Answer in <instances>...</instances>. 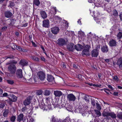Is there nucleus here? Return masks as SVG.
I'll use <instances>...</instances> for the list:
<instances>
[{
  "label": "nucleus",
  "instance_id": "423d86ee",
  "mask_svg": "<svg viewBox=\"0 0 122 122\" xmlns=\"http://www.w3.org/2000/svg\"><path fill=\"white\" fill-rule=\"evenodd\" d=\"M67 98V100L70 102L74 101L76 99L75 96L73 94L71 93L68 95Z\"/></svg>",
  "mask_w": 122,
  "mask_h": 122
},
{
  "label": "nucleus",
  "instance_id": "052dcab7",
  "mask_svg": "<svg viewBox=\"0 0 122 122\" xmlns=\"http://www.w3.org/2000/svg\"><path fill=\"white\" fill-rule=\"evenodd\" d=\"M26 108L25 107H24L22 108V111L23 112H24L26 109Z\"/></svg>",
  "mask_w": 122,
  "mask_h": 122
},
{
  "label": "nucleus",
  "instance_id": "ea45409f",
  "mask_svg": "<svg viewBox=\"0 0 122 122\" xmlns=\"http://www.w3.org/2000/svg\"><path fill=\"white\" fill-rule=\"evenodd\" d=\"M7 83L10 84H12L14 83V81L12 80H7Z\"/></svg>",
  "mask_w": 122,
  "mask_h": 122
},
{
  "label": "nucleus",
  "instance_id": "bf43d9fd",
  "mask_svg": "<svg viewBox=\"0 0 122 122\" xmlns=\"http://www.w3.org/2000/svg\"><path fill=\"white\" fill-rule=\"evenodd\" d=\"M118 93L117 92H114L113 93V94L115 96H117L118 95Z\"/></svg>",
  "mask_w": 122,
  "mask_h": 122
},
{
  "label": "nucleus",
  "instance_id": "f03ea898",
  "mask_svg": "<svg viewBox=\"0 0 122 122\" xmlns=\"http://www.w3.org/2000/svg\"><path fill=\"white\" fill-rule=\"evenodd\" d=\"M102 115L104 117H108L110 116L113 119L116 118V114L113 112H104L102 113Z\"/></svg>",
  "mask_w": 122,
  "mask_h": 122
},
{
  "label": "nucleus",
  "instance_id": "9b49d317",
  "mask_svg": "<svg viewBox=\"0 0 122 122\" xmlns=\"http://www.w3.org/2000/svg\"><path fill=\"white\" fill-rule=\"evenodd\" d=\"M16 74L18 77L22 78L23 77V75L22 72V70L19 69L17 70Z\"/></svg>",
  "mask_w": 122,
  "mask_h": 122
},
{
  "label": "nucleus",
  "instance_id": "4468645a",
  "mask_svg": "<svg viewBox=\"0 0 122 122\" xmlns=\"http://www.w3.org/2000/svg\"><path fill=\"white\" fill-rule=\"evenodd\" d=\"M49 25V23L48 20H44L43 21V26L45 27H48Z\"/></svg>",
  "mask_w": 122,
  "mask_h": 122
},
{
  "label": "nucleus",
  "instance_id": "c756f323",
  "mask_svg": "<svg viewBox=\"0 0 122 122\" xmlns=\"http://www.w3.org/2000/svg\"><path fill=\"white\" fill-rule=\"evenodd\" d=\"M117 64L119 66L120 68L122 66V60L119 59L117 62Z\"/></svg>",
  "mask_w": 122,
  "mask_h": 122
},
{
  "label": "nucleus",
  "instance_id": "dca6fc26",
  "mask_svg": "<svg viewBox=\"0 0 122 122\" xmlns=\"http://www.w3.org/2000/svg\"><path fill=\"white\" fill-rule=\"evenodd\" d=\"M15 48L17 50L19 51L20 52H27V50L23 48H22L20 46H15Z\"/></svg>",
  "mask_w": 122,
  "mask_h": 122
},
{
  "label": "nucleus",
  "instance_id": "f8f14e48",
  "mask_svg": "<svg viewBox=\"0 0 122 122\" xmlns=\"http://www.w3.org/2000/svg\"><path fill=\"white\" fill-rule=\"evenodd\" d=\"M39 103V105L41 109L43 110L45 109L46 108L47 109V107L45 105L43 100L41 101Z\"/></svg>",
  "mask_w": 122,
  "mask_h": 122
},
{
  "label": "nucleus",
  "instance_id": "b1692460",
  "mask_svg": "<svg viewBox=\"0 0 122 122\" xmlns=\"http://www.w3.org/2000/svg\"><path fill=\"white\" fill-rule=\"evenodd\" d=\"M23 115L22 114H20L17 117V120L20 122L23 119Z\"/></svg>",
  "mask_w": 122,
  "mask_h": 122
},
{
  "label": "nucleus",
  "instance_id": "72a5a7b5",
  "mask_svg": "<svg viewBox=\"0 0 122 122\" xmlns=\"http://www.w3.org/2000/svg\"><path fill=\"white\" fill-rule=\"evenodd\" d=\"M8 113V111L6 110H5L3 112V116L5 117H6Z\"/></svg>",
  "mask_w": 122,
  "mask_h": 122
},
{
  "label": "nucleus",
  "instance_id": "a211bd4d",
  "mask_svg": "<svg viewBox=\"0 0 122 122\" xmlns=\"http://www.w3.org/2000/svg\"><path fill=\"white\" fill-rule=\"evenodd\" d=\"M50 100V99L49 98H47L46 99V101L47 103L46 107H48V108L49 109L51 108V104Z\"/></svg>",
  "mask_w": 122,
  "mask_h": 122
},
{
  "label": "nucleus",
  "instance_id": "c03bdc74",
  "mask_svg": "<svg viewBox=\"0 0 122 122\" xmlns=\"http://www.w3.org/2000/svg\"><path fill=\"white\" fill-rule=\"evenodd\" d=\"M13 57H14L12 55H9L8 56L5 57V59H6L8 58H13Z\"/></svg>",
  "mask_w": 122,
  "mask_h": 122
},
{
  "label": "nucleus",
  "instance_id": "2f4dec72",
  "mask_svg": "<svg viewBox=\"0 0 122 122\" xmlns=\"http://www.w3.org/2000/svg\"><path fill=\"white\" fill-rule=\"evenodd\" d=\"M50 91L47 90H46L45 91L44 94V95L46 96H48L50 95Z\"/></svg>",
  "mask_w": 122,
  "mask_h": 122
},
{
  "label": "nucleus",
  "instance_id": "5701e85b",
  "mask_svg": "<svg viewBox=\"0 0 122 122\" xmlns=\"http://www.w3.org/2000/svg\"><path fill=\"white\" fill-rule=\"evenodd\" d=\"M10 96H10V97H11V98H10V101L14 102L16 101L17 97L13 95H11Z\"/></svg>",
  "mask_w": 122,
  "mask_h": 122
},
{
  "label": "nucleus",
  "instance_id": "09e8293b",
  "mask_svg": "<svg viewBox=\"0 0 122 122\" xmlns=\"http://www.w3.org/2000/svg\"><path fill=\"white\" fill-rule=\"evenodd\" d=\"M7 26H5L3 27L1 29V30L2 31H3L5 30L7 28Z\"/></svg>",
  "mask_w": 122,
  "mask_h": 122
},
{
  "label": "nucleus",
  "instance_id": "393cba45",
  "mask_svg": "<svg viewBox=\"0 0 122 122\" xmlns=\"http://www.w3.org/2000/svg\"><path fill=\"white\" fill-rule=\"evenodd\" d=\"M20 63L23 66H26L28 64V62L25 60H22L20 61Z\"/></svg>",
  "mask_w": 122,
  "mask_h": 122
},
{
  "label": "nucleus",
  "instance_id": "7c9ffc66",
  "mask_svg": "<svg viewBox=\"0 0 122 122\" xmlns=\"http://www.w3.org/2000/svg\"><path fill=\"white\" fill-rule=\"evenodd\" d=\"M51 121L52 122H60V121L58 119L55 118L54 116L52 117Z\"/></svg>",
  "mask_w": 122,
  "mask_h": 122
},
{
  "label": "nucleus",
  "instance_id": "4c0bfd02",
  "mask_svg": "<svg viewBox=\"0 0 122 122\" xmlns=\"http://www.w3.org/2000/svg\"><path fill=\"white\" fill-rule=\"evenodd\" d=\"M117 116L119 119H122V112H120L118 113Z\"/></svg>",
  "mask_w": 122,
  "mask_h": 122
},
{
  "label": "nucleus",
  "instance_id": "79ce46f5",
  "mask_svg": "<svg viewBox=\"0 0 122 122\" xmlns=\"http://www.w3.org/2000/svg\"><path fill=\"white\" fill-rule=\"evenodd\" d=\"M90 122H98V121L95 118L93 117V118L91 120H90Z\"/></svg>",
  "mask_w": 122,
  "mask_h": 122
},
{
  "label": "nucleus",
  "instance_id": "6e6d98bb",
  "mask_svg": "<svg viewBox=\"0 0 122 122\" xmlns=\"http://www.w3.org/2000/svg\"><path fill=\"white\" fill-rule=\"evenodd\" d=\"M14 4L13 2H11L10 4V6L11 7L14 6Z\"/></svg>",
  "mask_w": 122,
  "mask_h": 122
},
{
  "label": "nucleus",
  "instance_id": "37998d69",
  "mask_svg": "<svg viewBox=\"0 0 122 122\" xmlns=\"http://www.w3.org/2000/svg\"><path fill=\"white\" fill-rule=\"evenodd\" d=\"M97 108L99 110H100L101 109V107L100 105L98 103H96Z\"/></svg>",
  "mask_w": 122,
  "mask_h": 122
},
{
  "label": "nucleus",
  "instance_id": "0e129e2a",
  "mask_svg": "<svg viewBox=\"0 0 122 122\" xmlns=\"http://www.w3.org/2000/svg\"><path fill=\"white\" fill-rule=\"evenodd\" d=\"M47 5H48L49 6H50L51 5V4L50 2L47 1Z\"/></svg>",
  "mask_w": 122,
  "mask_h": 122
},
{
  "label": "nucleus",
  "instance_id": "c85d7f7f",
  "mask_svg": "<svg viewBox=\"0 0 122 122\" xmlns=\"http://www.w3.org/2000/svg\"><path fill=\"white\" fill-rule=\"evenodd\" d=\"M31 58L34 61H39V59L37 56H31Z\"/></svg>",
  "mask_w": 122,
  "mask_h": 122
},
{
  "label": "nucleus",
  "instance_id": "5fc2aeb1",
  "mask_svg": "<svg viewBox=\"0 0 122 122\" xmlns=\"http://www.w3.org/2000/svg\"><path fill=\"white\" fill-rule=\"evenodd\" d=\"M3 90L0 88V96H1L3 93Z\"/></svg>",
  "mask_w": 122,
  "mask_h": 122
},
{
  "label": "nucleus",
  "instance_id": "1a4fd4ad",
  "mask_svg": "<svg viewBox=\"0 0 122 122\" xmlns=\"http://www.w3.org/2000/svg\"><path fill=\"white\" fill-rule=\"evenodd\" d=\"M75 45L73 43H71L68 44L67 48L69 51H72L74 49Z\"/></svg>",
  "mask_w": 122,
  "mask_h": 122
},
{
  "label": "nucleus",
  "instance_id": "0eeeda50",
  "mask_svg": "<svg viewBox=\"0 0 122 122\" xmlns=\"http://www.w3.org/2000/svg\"><path fill=\"white\" fill-rule=\"evenodd\" d=\"M99 53V50L96 49L93 50L91 52V55L92 57H97L98 56Z\"/></svg>",
  "mask_w": 122,
  "mask_h": 122
},
{
  "label": "nucleus",
  "instance_id": "2eb2a0df",
  "mask_svg": "<svg viewBox=\"0 0 122 122\" xmlns=\"http://www.w3.org/2000/svg\"><path fill=\"white\" fill-rule=\"evenodd\" d=\"M74 47V49L77 51H80L83 49V46L80 44H78L75 45Z\"/></svg>",
  "mask_w": 122,
  "mask_h": 122
},
{
  "label": "nucleus",
  "instance_id": "6ab92c4d",
  "mask_svg": "<svg viewBox=\"0 0 122 122\" xmlns=\"http://www.w3.org/2000/svg\"><path fill=\"white\" fill-rule=\"evenodd\" d=\"M54 94L55 96L56 97H60L62 95V92L61 91L59 90H56L54 91Z\"/></svg>",
  "mask_w": 122,
  "mask_h": 122
},
{
  "label": "nucleus",
  "instance_id": "603ef678",
  "mask_svg": "<svg viewBox=\"0 0 122 122\" xmlns=\"http://www.w3.org/2000/svg\"><path fill=\"white\" fill-rule=\"evenodd\" d=\"M41 60L43 61H45V58L43 56H41Z\"/></svg>",
  "mask_w": 122,
  "mask_h": 122
},
{
  "label": "nucleus",
  "instance_id": "7ed1b4c3",
  "mask_svg": "<svg viewBox=\"0 0 122 122\" xmlns=\"http://www.w3.org/2000/svg\"><path fill=\"white\" fill-rule=\"evenodd\" d=\"M90 48V46L88 45H86L83 46V49H84V50L82 52V54L85 55H88L89 54V51Z\"/></svg>",
  "mask_w": 122,
  "mask_h": 122
},
{
  "label": "nucleus",
  "instance_id": "aec40b11",
  "mask_svg": "<svg viewBox=\"0 0 122 122\" xmlns=\"http://www.w3.org/2000/svg\"><path fill=\"white\" fill-rule=\"evenodd\" d=\"M5 17L9 18L11 17L12 15V13L10 11H6L5 13Z\"/></svg>",
  "mask_w": 122,
  "mask_h": 122
},
{
  "label": "nucleus",
  "instance_id": "bb28decb",
  "mask_svg": "<svg viewBox=\"0 0 122 122\" xmlns=\"http://www.w3.org/2000/svg\"><path fill=\"white\" fill-rule=\"evenodd\" d=\"M117 39L119 40L122 38V32H119L117 34Z\"/></svg>",
  "mask_w": 122,
  "mask_h": 122
},
{
  "label": "nucleus",
  "instance_id": "69168bd1",
  "mask_svg": "<svg viewBox=\"0 0 122 122\" xmlns=\"http://www.w3.org/2000/svg\"><path fill=\"white\" fill-rule=\"evenodd\" d=\"M62 65L64 68H66V65L64 63H63Z\"/></svg>",
  "mask_w": 122,
  "mask_h": 122
},
{
  "label": "nucleus",
  "instance_id": "473e14b6",
  "mask_svg": "<svg viewBox=\"0 0 122 122\" xmlns=\"http://www.w3.org/2000/svg\"><path fill=\"white\" fill-rule=\"evenodd\" d=\"M34 3L36 5L38 6L40 4V2L39 0H34Z\"/></svg>",
  "mask_w": 122,
  "mask_h": 122
},
{
  "label": "nucleus",
  "instance_id": "cd10ccee",
  "mask_svg": "<svg viewBox=\"0 0 122 122\" xmlns=\"http://www.w3.org/2000/svg\"><path fill=\"white\" fill-rule=\"evenodd\" d=\"M43 91L41 90H39L37 91L36 93V95L37 96H39L42 94Z\"/></svg>",
  "mask_w": 122,
  "mask_h": 122
},
{
  "label": "nucleus",
  "instance_id": "a878e982",
  "mask_svg": "<svg viewBox=\"0 0 122 122\" xmlns=\"http://www.w3.org/2000/svg\"><path fill=\"white\" fill-rule=\"evenodd\" d=\"M101 49L102 51L103 52H107L108 51V47L106 45L103 46Z\"/></svg>",
  "mask_w": 122,
  "mask_h": 122
},
{
  "label": "nucleus",
  "instance_id": "f704fd0d",
  "mask_svg": "<svg viewBox=\"0 0 122 122\" xmlns=\"http://www.w3.org/2000/svg\"><path fill=\"white\" fill-rule=\"evenodd\" d=\"M94 111L97 114V116L99 117L101 116V114L100 112L97 110H95Z\"/></svg>",
  "mask_w": 122,
  "mask_h": 122
},
{
  "label": "nucleus",
  "instance_id": "de8ad7c7",
  "mask_svg": "<svg viewBox=\"0 0 122 122\" xmlns=\"http://www.w3.org/2000/svg\"><path fill=\"white\" fill-rule=\"evenodd\" d=\"M8 96V94L7 93H4L2 94L3 97H6Z\"/></svg>",
  "mask_w": 122,
  "mask_h": 122
},
{
  "label": "nucleus",
  "instance_id": "6e6552de",
  "mask_svg": "<svg viewBox=\"0 0 122 122\" xmlns=\"http://www.w3.org/2000/svg\"><path fill=\"white\" fill-rule=\"evenodd\" d=\"M66 43L65 40L62 38H59L57 41V44L60 46H62Z\"/></svg>",
  "mask_w": 122,
  "mask_h": 122
},
{
  "label": "nucleus",
  "instance_id": "864d4df0",
  "mask_svg": "<svg viewBox=\"0 0 122 122\" xmlns=\"http://www.w3.org/2000/svg\"><path fill=\"white\" fill-rule=\"evenodd\" d=\"M108 87L112 90H113L114 89V88L110 85H109L108 86Z\"/></svg>",
  "mask_w": 122,
  "mask_h": 122
},
{
  "label": "nucleus",
  "instance_id": "8fccbe9b",
  "mask_svg": "<svg viewBox=\"0 0 122 122\" xmlns=\"http://www.w3.org/2000/svg\"><path fill=\"white\" fill-rule=\"evenodd\" d=\"M93 86H96L97 87H100L101 86V85L100 84H93Z\"/></svg>",
  "mask_w": 122,
  "mask_h": 122
},
{
  "label": "nucleus",
  "instance_id": "49530a36",
  "mask_svg": "<svg viewBox=\"0 0 122 122\" xmlns=\"http://www.w3.org/2000/svg\"><path fill=\"white\" fill-rule=\"evenodd\" d=\"M5 105L3 103H1L0 104V108H3L5 107Z\"/></svg>",
  "mask_w": 122,
  "mask_h": 122
},
{
  "label": "nucleus",
  "instance_id": "39448f33",
  "mask_svg": "<svg viewBox=\"0 0 122 122\" xmlns=\"http://www.w3.org/2000/svg\"><path fill=\"white\" fill-rule=\"evenodd\" d=\"M37 75L38 78L41 81H43L45 78V74L42 71L39 72L37 73Z\"/></svg>",
  "mask_w": 122,
  "mask_h": 122
},
{
  "label": "nucleus",
  "instance_id": "774afa93",
  "mask_svg": "<svg viewBox=\"0 0 122 122\" xmlns=\"http://www.w3.org/2000/svg\"><path fill=\"white\" fill-rule=\"evenodd\" d=\"M73 67L75 69L77 68V67L76 66L75 64H73Z\"/></svg>",
  "mask_w": 122,
  "mask_h": 122
},
{
  "label": "nucleus",
  "instance_id": "412c9836",
  "mask_svg": "<svg viewBox=\"0 0 122 122\" xmlns=\"http://www.w3.org/2000/svg\"><path fill=\"white\" fill-rule=\"evenodd\" d=\"M40 14L42 18L44 19L47 17V15L46 13L44 11H41L40 12Z\"/></svg>",
  "mask_w": 122,
  "mask_h": 122
},
{
  "label": "nucleus",
  "instance_id": "4be33fe9",
  "mask_svg": "<svg viewBox=\"0 0 122 122\" xmlns=\"http://www.w3.org/2000/svg\"><path fill=\"white\" fill-rule=\"evenodd\" d=\"M47 79L49 82H53L54 81V78L51 75H48Z\"/></svg>",
  "mask_w": 122,
  "mask_h": 122
},
{
  "label": "nucleus",
  "instance_id": "9d476101",
  "mask_svg": "<svg viewBox=\"0 0 122 122\" xmlns=\"http://www.w3.org/2000/svg\"><path fill=\"white\" fill-rule=\"evenodd\" d=\"M59 29L58 27H54L51 29V32L54 34H57L59 32Z\"/></svg>",
  "mask_w": 122,
  "mask_h": 122
},
{
  "label": "nucleus",
  "instance_id": "a19ab883",
  "mask_svg": "<svg viewBox=\"0 0 122 122\" xmlns=\"http://www.w3.org/2000/svg\"><path fill=\"white\" fill-rule=\"evenodd\" d=\"M91 103L93 107L95 106V100L93 99H92L91 100Z\"/></svg>",
  "mask_w": 122,
  "mask_h": 122
},
{
  "label": "nucleus",
  "instance_id": "20e7f679",
  "mask_svg": "<svg viewBox=\"0 0 122 122\" xmlns=\"http://www.w3.org/2000/svg\"><path fill=\"white\" fill-rule=\"evenodd\" d=\"M32 99V97L31 96L27 97L23 101L24 105L25 106L28 105L30 102V100Z\"/></svg>",
  "mask_w": 122,
  "mask_h": 122
},
{
  "label": "nucleus",
  "instance_id": "3c124183",
  "mask_svg": "<svg viewBox=\"0 0 122 122\" xmlns=\"http://www.w3.org/2000/svg\"><path fill=\"white\" fill-rule=\"evenodd\" d=\"M54 106L56 107H57L59 106V105L58 103L56 102L54 103V104H53Z\"/></svg>",
  "mask_w": 122,
  "mask_h": 122
},
{
  "label": "nucleus",
  "instance_id": "338daca9",
  "mask_svg": "<svg viewBox=\"0 0 122 122\" xmlns=\"http://www.w3.org/2000/svg\"><path fill=\"white\" fill-rule=\"evenodd\" d=\"M28 24L27 23H25L23 25V26L24 27H25Z\"/></svg>",
  "mask_w": 122,
  "mask_h": 122
},
{
  "label": "nucleus",
  "instance_id": "680f3d73",
  "mask_svg": "<svg viewBox=\"0 0 122 122\" xmlns=\"http://www.w3.org/2000/svg\"><path fill=\"white\" fill-rule=\"evenodd\" d=\"M77 77L80 79H81L82 78V76L81 75H79Z\"/></svg>",
  "mask_w": 122,
  "mask_h": 122
},
{
  "label": "nucleus",
  "instance_id": "4d7b16f0",
  "mask_svg": "<svg viewBox=\"0 0 122 122\" xmlns=\"http://www.w3.org/2000/svg\"><path fill=\"white\" fill-rule=\"evenodd\" d=\"M78 34H80V35L81 34L83 36L84 34V33L81 31L79 32Z\"/></svg>",
  "mask_w": 122,
  "mask_h": 122
},
{
  "label": "nucleus",
  "instance_id": "e2e57ef3",
  "mask_svg": "<svg viewBox=\"0 0 122 122\" xmlns=\"http://www.w3.org/2000/svg\"><path fill=\"white\" fill-rule=\"evenodd\" d=\"M119 16L120 20L122 21V14H120Z\"/></svg>",
  "mask_w": 122,
  "mask_h": 122
},
{
  "label": "nucleus",
  "instance_id": "ddd939ff",
  "mask_svg": "<svg viewBox=\"0 0 122 122\" xmlns=\"http://www.w3.org/2000/svg\"><path fill=\"white\" fill-rule=\"evenodd\" d=\"M117 42L115 40L111 39L109 41V44L110 46L111 47L115 46L117 45Z\"/></svg>",
  "mask_w": 122,
  "mask_h": 122
},
{
  "label": "nucleus",
  "instance_id": "f3484780",
  "mask_svg": "<svg viewBox=\"0 0 122 122\" xmlns=\"http://www.w3.org/2000/svg\"><path fill=\"white\" fill-rule=\"evenodd\" d=\"M81 95L83 98L86 101H89V100L90 99V97L88 95L83 93H81Z\"/></svg>",
  "mask_w": 122,
  "mask_h": 122
},
{
  "label": "nucleus",
  "instance_id": "13d9d810",
  "mask_svg": "<svg viewBox=\"0 0 122 122\" xmlns=\"http://www.w3.org/2000/svg\"><path fill=\"white\" fill-rule=\"evenodd\" d=\"M70 108L67 107L66 108V109H67V110L69 111H71V110H72V109L71 108V106H70Z\"/></svg>",
  "mask_w": 122,
  "mask_h": 122
},
{
  "label": "nucleus",
  "instance_id": "f257e3e1",
  "mask_svg": "<svg viewBox=\"0 0 122 122\" xmlns=\"http://www.w3.org/2000/svg\"><path fill=\"white\" fill-rule=\"evenodd\" d=\"M16 70V67L14 64L11 63L9 64L8 68V70L10 73L14 74L15 73Z\"/></svg>",
  "mask_w": 122,
  "mask_h": 122
},
{
  "label": "nucleus",
  "instance_id": "58836bf2",
  "mask_svg": "<svg viewBox=\"0 0 122 122\" xmlns=\"http://www.w3.org/2000/svg\"><path fill=\"white\" fill-rule=\"evenodd\" d=\"M113 80L116 82H118L119 80V79L117 76H115L113 78Z\"/></svg>",
  "mask_w": 122,
  "mask_h": 122
},
{
  "label": "nucleus",
  "instance_id": "e433bc0d",
  "mask_svg": "<svg viewBox=\"0 0 122 122\" xmlns=\"http://www.w3.org/2000/svg\"><path fill=\"white\" fill-rule=\"evenodd\" d=\"M16 118L15 116H13L10 118V120L11 122H14L15 121Z\"/></svg>",
  "mask_w": 122,
  "mask_h": 122
},
{
  "label": "nucleus",
  "instance_id": "a18cd8bd",
  "mask_svg": "<svg viewBox=\"0 0 122 122\" xmlns=\"http://www.w3.org/2000/svg\"><path fill=\"white\" fill-rule=\"evenodd\" d=\"M104 91L105 92H106L107 94H109V90L106 88H104Z\"/></svg>",
  "mask_w": 122,
  "mask_h": 122
},
{
  "label": "nucleus",
  "instance_id": "c9c22d12",
  "mask_svg": "<svg viewBox=\"0 0 122 122\" xmlns=\"http://www.w3.org/2000/svg\"><path fill=\"white\" fill-rule=\"evenodd\" d=\"M112 14L115 16H117L118 15V12L116 10H114L113 11Z\"/></svg>",
  "mask_w": 122,
  "mask_h": 122
}]
</instances>
